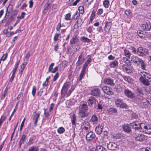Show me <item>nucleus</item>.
I'll use <instances>...</instances> for the list:
<instances>
[{"label": "nucleus", "instance_id": "obj_1", "mask_svg": "<svg viewBox=\"0 0 151 151\" xmlns=\"http://www.w3.org/2000/svg\"><path fill=\"white\" fill-rule=\"evenodd\" d=\"M75 86L74 85L71 86L70 83L69 82L65 83L61 90V98L65 99V97L69 96L72 92L75 89Z\"/></svg>", "mask_w": 151, "mask_h": 151}, {"label": "nucleus", "instance_id": "obj_2", "mask_svg": "<svg viewBox=\"0 0 151 151\" xmlns=\"http://www.w3.org/2000/svg\"><path fill=\"white\" fill-rule=\"evenodd\" d=\"M88 107L86 102L81 104L79 107L78 114L80 117L84 118L88 116L89 113L88 111Z\"/></svg>", "mask_w": 151, "mask_h": 151}, {"label": "nucleus", "instance_id": "obj_3", "mask_svg": "<svg viewBox=\"0 0 151 151\" xmlns=\"http://www.w3.org/2000/svg\"><path fill=\"white\" fill-rule=\"evenodd\" d=\"M140 75L141 77L139 78L140 81L145 86L149 85L150 82H151V76L144 71L141 72Z\"/></svg>", "mask_w": 151, "mask_h": 151}, {"label": "nucleus", "instance_id": "obj_4", "mask_svg": "<svg viewBox=\"0 0 151 151\" xmlns=\"http://www.w3.org/2000/svg\"><path fill=\"white\" fill-rule=\"evenodd\" d=\"M142 124V125L140 126L141 128V131L148 134H151V127L149 125H146L143 123Z\"/></svg>", "mask_w": 151, "mask_h": 151}, {"label": "nucleus", "instance_id": "obj_5", "mask_svg": "<svg viewBox=\"0 0 151 151\" xmlns=\"http://www.w3.org/2000/svg\"><path fill=\"white\" fill-rule=\"evenodd\" d=\"M148 50L146 48H143L142 47L138 48L137 54L139 56H144L147 54Z\"/></svg>", "mask_w": 151, "mask_h": 151}, {"label": "nucleus", "instance_id": "obj_6", "mask_svg": "<svg viewBox=\"0 0 151 151\" xmlns=\"http://www.w3.org/2000/svg\"><path fill=\"white\" fill-rule=\"evenodd\" d=\"M96 137L95 134L93 132L90 131L87 134L86 138L88 142H91L93 141Z\"/></svg>", "mask_w": 151, "mask_h": 151}, {"label": "nucleus", "instance_id": "obj_7", "mask_svg": "<svg viewBox=\"0 0 151 151\" xmlns=\"http://www.w3.org/2000/svg\"><path fill=\"white\" fill-rule=\"evenodd\" d=\"M143 123H139L137 122H134L132 123H130L131 126L135 130H139L141 131V128H140V125H142Z\"/></svg>", "mask_w": 151, "mask_h": 151}, {"label": "nucleus", "instance_id": "obj_8", "mask_svg": "<svg viewBox=\"0 0 151 151\" xmlns=\"http://www.w3.org/2000/svg\"><path fill=\"white\" fill-rule=\"evenodd\" d=\"M115 104L117 107L121 108H126L127 106L126 104L124 102L123 100L120 99H115Z\"/></svg>", "mask_w": 151, "mask_h": 151}, {"label": "nucleus", "instance_id": "obj_9", "mask_svg": "<svg viewBox=\"0 0 151 151\" xmlns=\"http://www.w3.org/2000/svg\"><path fill=\"white\" fill-rule=\"evenodd\" d=\"M41 112L38 111L37 112H35L32 115V119L34 122L35 126H36L37 124L38 119L40 117Z\"/></svg>", "mask_w": 151, "mask_h": 151}, {"label": "nucleus", "instance_id": "obj_10", "mask_svg": "<svg viewBox=\"0 0 151 151\" xmlns=\"http://www.w3.org/2000/svg\"><path fill=\"white\" fill-rule=\"evenodd\" d=\"M142 59L136 56H133L132 58L131 62L134 65L138 66L140 64V62Z\"/></svg>", "mask_w": 151, "mask_h": 151}, {"label": "nucleus", "instance_id": "obj_11", "mask_svg": "<svg viewBox=\"0 0 151 151\" xmlns=\"http://www.w3.org/2000/svg\"><path fill=\"white\" fill-rule=\"evenodd\" d=\"M102 89L104 93L108 95H112L114 93L112 89L109 87L104 86L103 87Z\"/></svg>", "mask_w": 151, "mask_h": 151}, {"label": "nucleus", "instance_id": "obj_12", "mask_svg": "<svg viewBox=\"0 0 151 151\" xmlns=\"http://www.w3.org/2000/svg\"><path fill=\"white\" fill-rule=\"evenodd\" d=\"M135 139L137 141H142L146 140L147 139V136L143 134H139L137 136L134 135Z\"/></svg>", "mask_w": 151, "mask_h": 151}, {"label": "nucleus", "instance_id": "obj_13", "mask_svg": "<svg viewBox=\"0 0 151 151\" xmlns=\"http://www.w3.org/2000/svg\"><path fill=\"white\" fill-rule=\"evenodd\" d=\"M91 94L93 96L97 97L100 94V91L99 88H96L93 89L91 91Z\"/></svg>", "mask_w": 151, "mask_h": 151}, {"label": "nucleus", "instance_id": "obj_14", "mask_svg": "<svg viewBox=\"0 0 151 151\" xmlns=\"http://www.w3.org/2000/svg\"><path fill=\"white\" fill-rule=\"evenodd\" d=\"M107 148L111 150H115L118 149L116 144L110 142L107 144Z\"/></svg>", "mask_w": 151, "mask_h": 151}, {"label": "nucleus", "instance_id": "obj_15", "mask_svg": "<svg viewBox=\"0 0 151 151\" xmlns=\"http://www.w3.org/2000/svg\"><path fill=\"white\" fill-rule=\"evenodd\" d=\"M104 83L106 84L114 86L115 84L114 83L113 79L110 78H106L104 80Z\"/></svg>", "mask_w": 151, "mask_h": 151}, {"label": "nucleus", "instance_id": "obj_16", "mask_svg": "<svg viewBox=\"0 0 151 151\" xmlns=\"http://www.w3.org/2000/svg\"><path fill=\"white\" fill-rule=\"evenodd\" d=\"M87 102L89 106H92L93 104H96V98L93 96L90 97L88 100Z\"/></svg>", "mask_w": 151, "mask_h": 151}, {"label": "nucleus", "instance_id": "obj_17", "mask_svg": "<svg viewBox=\"0 0 151 151\" xmlns=\"http://www.w3.org/2000/svg\"><path fill=\"white\" fill-rule=\"evenodd\" d=\"M141 27L143 30L145 31H148L150 30L151 28V25L149 23L147 22L142 24Z\"/></svg>", "mask_w": 151, "mask_h": 151}, {"label": "nucleus", "instance_id": "obj_18", "mask_svg": "<svg viewBox=\"0 0 151 151\" xmlns=\"http://www.w3.org/2000/svg\"><path fill=\"white\" fill-rule=\"evenodd\" d=\"M85 61V58L82 55V53L79 56L78 61L77 62L76 65L77 66H78L82 64Z\"/></svg>", "mask_w": 151, "mask_h": 151}, {"label": "nucleus", "instance_id": "obj_19", "mask_svg": "<svg viewBox=\"0 0 151 151\" xmlns=\"http://www.w3.org/2000/svg\"><path fill=\"white\" fill-rule=\"evenodd\" d=\"M112 23L111 22H106V24L105 25L104 30L106 32H109L110 30L111 26Z\"/></svg>", "mask_w": 151, "mask_h": 151}, {"label": "nucleus", "instance_id": "obj_20", "mask_svg": "<svg viewBox=\"0 0 151 151\" xmlns=\"http://www.w3.org/2000/svg\"><path fill=\"white\" fill-rule=\"evenodd\" d=\"M124 93L126 96L129 98H132L134 96V94L130 90L128 89L124 90Z\"/></svg>", "mask_w": 151, "mask_h": 151}, {"label": "nucleus", "instance_id": "obj_21", "mask_svg": "<svg viewBox=\"0 0 151 151\" xmlns=\"http://www.w3.org/2000/svg\"><path fill=\"white\" fill-rule=\"evenodd\" d=\"M98 118L94 114L92 115L90 120V122L92 123L93 124H96L98 122Z\"/></svg>", "mask_w": 151, "mask_h": 151}, {"label": "nucleus", "instance_id": "obj_22", "mask_svg": "<svg viewBox=\"0 0 151 151\" xmlns=\"http://www.w3.org/2000/svg\"><path fill=\"white\" fill-rule=\"evenodd\" d=\"M81 125L83 129L86 131H88L90 127L89 123L86 121L82 123Z\"/></svg>", "mask_w": 151, "mask_h": 151}, {"label": "nucleus", "instance_id": "obj_23", "mask_svg": "<svg viewBox=\"0 0 151 151\" xmlns=\"http://www.w3.org/2000/svg\"><path fill=\"white\" fill-rule=\"evenodd\" d=\"M27 135L23 134L22 135L19 143V147H20L21 145L22 144H24L26 140Z\"/></svg>", "mask_w": 151, "mask_h": 151}, {"label": "nucleus", "instance_id": "obj_24", "mask_svg": "<svg viewBox=\"0 0 151 151\" xmlns=\"http://www.w3.org/2000/svg\"><path fill=\"white\" fill-rule=\"evenodd\" d=\"M96 11L95 9H93L92 11L91 14L89 18V23H92L93 20L96 17Z\"/></svg>", "mask_w": 151, "mask_h": 151}, {"label": "nucleus", "instance_id": "obj_25", "mask_svg": "<svg viewBox=\"0 0 151 151\" xmlns=\"http://www.w3.org/2000/svg\"><path fill=\"white\" fill-rule=\"evenodd\" d=\"M122 68L123 70H125L128 73H130L131 72V70L130 69L129 67L127 64H123L122 66Z\"/></svg>", "mask_w": 151, "mask_h": 151}, {"label": "nucleus", "instance_id": "obj_26", "mask_svg": "<svg viewBox=\"0 0 151 151\" xmlns=\"http://www.w3.org/2000/svg\"><path fill=\"white\" fill-rule=\"evenodd\" d=\"M51 7V5L48 2H47L44 6V9L43 10V12L46 13L48 9H50Z\"/></svg>", "mask_w": 151, "mask_h": 151}, {"label": "nucleus", "instance_id": "obj_27", "mask_svg": "<svg viewBox=\"0 0 151 151\" xmlns=\"http://www.w3.org/2000/svg\"><path fill=\"white\" fill-rule=\"evenodd\" d=\"M122 128L123 130L127 132H129L131 131V128L129 127L128 124L124 125L122 126Z\"/></svg>", "mask_w": 151, "mask_h": 151}, {"label": "nucleus", "instance_id": "obj_28", "mask_svg": "<svg viewBox=\"0 0 151 151\" xmlns=\"http://www.w3.org/2000/svg\"><path fill=\"white\" fill-rule=\"evenodd\" d=\"M78 42V39L77 36H74L70 40V43L71 45H72L73 44H76Z\"/></svg>", "mask_w": 151, "mask_h": 151}, {"label": "nucleus", "instance_id": "obj_29", "mask_svg": "<svg viewBox=\"0 0 151 151\" xmlns=\"http://www.w3.org/2000/svg\"><path fill=\"white\" fill-rule=\"evenodd\" d=\"M118 63L117 61L114 60L111 62L110 64V67L112 68H116L118 66Z\"/></svg>", "mask_w": 151, "mask_h": 151}, {"label": "nucleus", "instance_id": "obj_30", "mask_svg": "<svg viewBox=\"0 0 151 151\" xmlns=\"http://www.w3.org/2000/svg\"><path fill=\"white\" fill-rule=\"evenodd\" d=\"M102 126L100 125L97 126L95 129V131L98 134H100L102 132Z\"/></svg>", "mask_w": 151, "mask_h": 151}, {"label": "nucleus", "instance_id": "obj_31", "mask_svg": "<svg viewBox=\"0 0 151 151\" xmlns=\"http://www.w3.org/2000/svg\"><path fill=\"white\" fill-rule=\"evenodd\" d=\"M122 77L124 80L129 83H132L133 81V79L129 76H123Z\"/></svg>", "mask_w": 151, "mask_h": 151}, {"label": "nucleus", "instance_id": "obj_32", "mask_svg": "<svg viewBox=\"0 0 151 151\" xmlns=\"http://www.w3.org/2000/svg\"><path fill=\"white\" fill-rule=\"evenodd\" d=\"M124 55L128 58H129L131 55V52L129 50L126 49H124Z\"/></svg>", "mask_w": 151, "mask_h": 151}, {"label": "nucleus", "instance_id": "obj_33", "mask_svg": "<svg viewBox=\"0 0 151 151\" xmlns=\"http://www.w3.org/2000/svg\"><path fill=\"white\" fill-rule=\"evenodd\" d=\"M80 40L84 42H90L91 40L86 37L83 36L81 37Z\"/></svg>", "mask_w": 151, "mask_h": 151}, {"label": "nucleus", "instance_id": "obj_34", "mask_svg": "<svg viewBox=\"0 0 151 151\" xmlns=\"http://www.w3.org/2000/svg\"><path fill=\"white\" fill-rule=\"evenodd\" d=\"M76 117L75 114H73L71 118V121L73 125L76 126Z\"/></svg>", "mask_w": 151, "mask_h": 151}, {"label": "nucleus", "instance_id": "obj_35", "mask_svg": "<svg viewBox=\"0 0 151 151\" xmlns=\"http://www.w3.org/2000/svg\"><path fill=\"white\" fill-rule=\"evenodd\" d=\"M27 64V63H26L25 64L24 63L21 66V68L19 70V73L20 74L21 76L22 75L23 70L25 67L26 65Z\"/></svg>", "mask_w": 151, "mask_h": 151}, {"label": "nucleus", "instance_id": "obj_36", "mask_svg": "<svg viewBox=\"0 0 151 151\" xmlns=\"http://www.w3.org/2000/svg\"><path fill=\"white\" fill-rule=\"evenodd\" d=\"M97 151H106L105 148L101 145H98L95 148Z\"/></svg>", "mask_w": 151, "mask_h": 151}, {"label": "nucleus", "instance_id": "obj_37", "mask_svg": "<svg viewBox=\"0 0 151 151\" xmlns=\"http://www.w3.org/2000/svg\"><path fill=\"white\" fill-rule=\"evenodd\" d=\"M38 146H34L30 147L28 151H38Z\"/></svg>", "mask_w": 151, "mask_h": 151}, {"label": "nucleus", "instance_id": "obj_38", "mask_svg": "<svg viewBox=\"0 0 151 151\" xmlns=\"http://www.w3.org/2000/svg\"><path fill=\"white\" fill-rule=\"evenodd\" d=\"M19 62L18 61L16 62V64L15 65L14 68L13 69L12 71V73L13 74H15V73L17 70L19 64Z\"/></svg>", "mask_w": 151, "mask_h": 151}, {"label": "nucleus", "instance_id": "obj_39", "mask_svg": "<svg viewBox=\"0 0 151 151\" xmlns=\"http://www.w3.org/2000/svg\"><path fill=\"white\" fill-rule=\"evenodd\" d=\"M104 6L105 8H108L109 6V0H104L103 3Z\"/></svg>", "mask_w": 151, "mask_h": 151}, {"label": "nucleus", "instance_id": "obj_40", "mask_svg": "<svg viewBox=\"0 0 151 151\" xmlns=\"http://www.w3.org/2000/svg\"><path fill=\"white\" fill-rule=\"evenodd\" d=\"M108 111L109 114H112L113 113H115L117 111V110L114 108H111L109 109Z\"/></svg>", "mask_w": 151, "mask_h": 151}, {"label": "nucleus", "instance_id": "obj_41", "mask_svg": "<svg viewBox=\"0 0 151 151\" xmlns=\"http://www.w3.org/2000/svg\"><path fill=\"white\" fill-rule=\"evenodd\" d=\"M57 131L58 133L61 134L64 133L65 132V130L64 128L63 127H59L57 129Z\"/></svg>", "mask_w": 151, "mask_h": 151}, {"label": "nucleus", "instance_id": "obj_42", "mask_svg": "<svg viewBox=\"0 0 151 151\" xmlns=\"http://www.w3.org/2000/svg\"><path fill=\"white\" fill-rule=\"evenodd\" d=\"M13 9V6L12 5L10 4L9 5L8 7L6 9V15L7 13L8 12V13L11 12Z\"/></svg>", "mask_w": 151, "mask_h": 151}, {"label": "nucleus", "instance_id": "obj_43", "mask_svg": "<svg viewBox=\"0 0 151 151\" xmlns=\"http://www.w3.org/2000/svg\"><path fill=\"white\" fill-rule=\"evenodd\" d=\"M140 64L141 68L143 70H145L146 65L144 62L142 60L140 62Z\"/></svg>", "mask_w": 151, "mask_h": 151}, {"label": "nucleus", "instance_id": "obj_44", "mask_svg": "<svg viewBox=\"0 0 151 151\" xmlns=\"http://www.w3.org/2000/svg\"><path fill=\"white\" fill-rule=\"evenodd\" d=\"M85 71H83L82 70H81V73L80 75V76H79V80H78V81H80L81 80L84 75L85 74Z\"/></svg>", "mask_w": 151, "mask_h": 151}, {"label": "nucleus", "instance_id": "obj_45", "mask_svg": "<svg viewBox=\"0 0 151 151\" xmlns=\"http://www.w3.org/2000/svg\"><path fill=\"white\" fill-rule=\"evenodd\" d=\"M7 90L6 89L4 92V93L2 94V95L1 97V99L3 100L5 98L7 94Z\"/></svg>", "mask_w": 151, "mask_h": 151}, {"label": "nucleus", "instance_id": "obj_46", "mask_svg": "<svg viewBox=\"0 0 151 151\" xmlns=\"http://www.w3.org/2000/svg\"><path fill=\"white\" fill-rule=\"evenodd\" d=\"M60 36V34H55L53 40L55 41H57L59 40L58 38Z\"/></svg>", "mask_w": 151, "mask_h": 151}, {"label": "nucleus", "instance_id": "obj_47", "mask_svg": "<svg viewBox=\"0 0 151 151\" xmlns=\"http://www.w3.org/2000/svg\"><path fill=\"white\" fill-rule=\"evenodd\" d=\"M80 16V13H79L78 12H77L74 15L73 17V18L75 20L79 18Z\"/></svg>", "mask_w": 151, "mask_h": 151}, {"label": "nucleus", "instance_id": "obj_48", "mask_svg": "<svg viewBox=\"0 0 151 151\" xmlns=\"http://www.w3.org/2000/svg\"><path fill=\"white\" fill-rule=\"evenodd\" d=\"M36 91V88L35 86H33L32 88V93L34 97L35 96Z\"/></svg>", "mask_w": 151, "mask_h": 151}, {"label": "nucleus", "instance_id": "obj_49", "mask_svg": "<svg viewBox=\"0 0 151 151\" xmlns=\"http://www.w3.org/2000/svg\"><path fill=\"white\" fill-rule=\"evenodd\" d=\"M78 10L80 12V13L81 14H83L84 12V8L83 6H81L78 8Z\"/></svg>", "mask_w": 151, "mask_h": 151}, {"label": "nucleus", "instance_id": "obj_50", "mask_svg": "<svg viewBox=\"0 0 151 151\" xmlns=\"http://www.w3.org/2000/svg\"><path fill=\"white\" fill-rule=\"evenodd\" d=\"M6 118L5 116H2L0 119V126H1L4 121L6 119Z\"/></svg>", "mask_w": 151, "mask_h": 151}, {"label": "nucleus", "instance_id": "obj_51", "mask_svg": "<svg viewBox=\"0 0 151 151\" xmlns=\"http://www.w3.org/2000/svg\"><path fill=\"white\" fill-rule=\"evenodd\" d=\"M88 58L87 59V60L85 62V63H86V64L88 65V64L91 62V56L90 55H89L88 56Z\"/></svg>", "mask_w": 151, "mask_h": 151}, {"label": "nucleus", "instance_id": "obj_52", "mask_svg": "<svg viewBox=\"0 0 151 151\" xmlns=\"http://www.w3.org/2000/svg\"><path fill=\"white\" fill-rule=\"evenodd\" d=\"M54 65V63H52L49 66V67L48 68V72L47 73L49 72H52V68L53 66Z\"/></svg>", "mask_w": 151, "mask_h": 151}, {"label": "nucleus", "instance_id": "obj_53", "mask_svg": "<svg viewBox=\"0 0 151 151\" xmlns=\"http://www.w3.org/2000/svg\"><path fill=\"white\" fill-rule=\"evenodd\" d=\"M26 15V13L24 12H22L21 13V16H18L17 18L19 19H23L24 17V16Z\"/></svg>", "mask_w": 151, "mask_h": 151}, {"label": "nucleus", "instance_id": "obj_54", "mask_svg": "<svg viewBox=\"0 0 151 151\" xmlns=\"http://www.w3.org/2000/svg\"><path fill=\"white\" fill-rule=\"evenodd\" d=\"M70 16L71 15L70 13H68L65 15V20H69L70 19Z\"/></svg>", "mask_w": 151, "mask_h": 151}, {"label": "nucleus", "instance_id": "obj_55", "mask_svg": "<svg viewBox=\"0 0 151 151\" xmlns=\"http://www.w3.org/2000/svg\"><path fill=\"white\" fill-rule=\"evenodd\" d=\"M137 34L138 36L141 38H143L144 35L143 34V32L142 31H139L137 32Z\"/></svg>", "mask_w": 151, "mask_h": 151}, {"label": "nucleus", "instance_id": "obj_56", "mask_svg": "<svg viewBox=\"0 0 151 151\" xmlns=\"http://www.w3.org/2000/svg\"><path fill=\"white\" fill-rule=\"evenodd\" d=\"M129 48L132 51V52L134 54H135L136 53V49L133 46H130Z\"/></svg>", "mask_w": 151, "mask_h": 151}, {"label": "nucleus", "instance_id": "obj_57", "mask_svg": "<svg viewBox=\"0 0 151 151\" xmlns=\"http://www.w3.org/2000/svg\"><path fill=\"white\" fill-rule=\"evenodd\" d=\"M7 56V54H4L1 59V60H3V61L5 60L6 59V58Z\"/></svg>", "mask_w": 151, "mask_h": 151}, {"label": "nucleus", "instance_id": "obj_58", "mask_svg": "<svg viewBox=\"0 0 151 151\" xmlns=\"http://www.w3.org/2000/svg\"><path fill=\"white\" fill-rule=\"evenodd\" d=\"M88 65L86 64V63H84L81 70L86 71V69Z\"/></svg>", "mask_w": 151, "mask_h": 151}, {"label": "nucleus", "instance_id": "obj_59", "mask_svg": "<svg viewBox=\"0 0 151 151\" xmlns=\"http://www.w3.org/2000/svg\"><path fill=\"white\" fill-rule=\"evenodd\" d=\"M33 140L34 139L32 138H29V140L28 142V144L29 145H31L33 143Z\"/></svg>", "mask_w": 151, "mask_h": 151}, {"label": "nucleus", "instance_id": "obj_60", "mask_svg": "<svg viewBox=\"0 0 151 151\" xmlns=\"http://www.w3.org/2000/svg\"><path fill=\"white\" fill-rule=\"evenodd\" d=\"M103 12V10L102 9H100L97 11V14L98 15H100Z\"/></svg>", "mask_w": 151, "mask_h": 151}, {"label": "nucleus", "instance_id": "obj_61", "mask_svg": "<svg viewBox=\"0 0 151 151\" xmlns=\"http://www.w3.org/2000/svg\"><path fill=\"white\" fill-rule=\"evenodd\" d=\"M59 73H57L54 76L53 80L54 81H55L58 77Z\"/></svg>", "mask_w": 151, "mask_h": 151}, {"label": "nucleus", "instance_id": "obj_62", "mask_svg": "<svg viewBox=\"0 0 151 151\" xmlns=\"http://www.w3.org/2000/svg\"><path fill=\"white\" fill-rule=\"evenodd\" d=\"M92 30V27L91 26H89L87 28V31L89 33H91Z\"/></svg>", "mask_w": 151, "mask_h": 151}, {"label": "nucleus", "instance_id": "obj_63", "mask_svg": "<svg viewBox=\"0 0 151 151\" xmlns=\"http://www.w3.org/2000/svg\"><path fill=\"white\" fill-rule=\"evenodd\" d=\"M67 64L68 62L65 60L63 61L61 63V64L62 65V66L64 67L67 66Z\"/></svg>", "mask_w": 151, "mask_h": 151}, {"label": "nucleus", "instance_id": "obj_64", "mask_svg": "<svg viewBox=\"0 0 151 151\" xmlns=\"http://www.w3.org/2000/svg\"><path fill=\"white\" fill-rule=\"evenodd\" d=\"M123 60L124 63H130V61L126 57H124L123 59Z\"/></svg>", "mask_w": 151, "mask_h": 151}]
</instances>
